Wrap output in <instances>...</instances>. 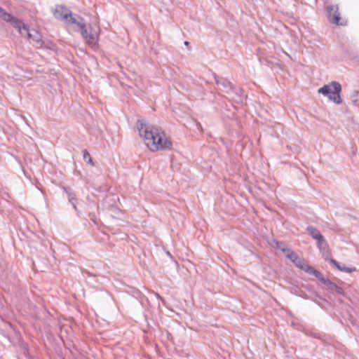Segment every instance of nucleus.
I'll return each mask as SVG.
<instances>
[{
	"label": "nucleus",
	"mask_w": 359,
	"mask_h": 359,
	"mask_svg": "<svg viewBox=\"0 0 359 359\" xmlns=\"http://www.w3.org/2000/svg\"><path fill=\"white\" fill-rule=\"evenodd\" d=\"M330 262L333 264L338 270L341 271H343V272H346V273H352L353 271H355V267H352V268H349V267H346V266H341L339 262H337L335 259H330Z\"/></svg>",
	"instance_id": "13"
},
{
	"label": "nucleus",
	"mask_w": 359,
	"mask_h": 359,
	"mask_svg": "<svg viewBox=\"0 0 359 359\" xmlns=\"http://www.w3.org/2000/svg\"><path fill=\"white\" fill-rule=\"evenodd\" d=\"M307 231L309 232L310 235L313 237L315 240H318L319 238H321L322 236H323L320 232L316 228L310 226L307 228Z\"/></svg>",
	"instance_id": "16"
},
{
	"label": "nucleus",
	"mask_w": 359,
	"mask_h": 359,
	"mask_svg": "<svg viewBox=\"0 0 359 359\" xmlns=\"http://www.w3.org/2000/svg\"><path fill=\"white\" fill-rule=\"evenodd\" d=\"M8 22H9L13 27H15L16 29H18V32L23 35V31H26L28 26L23 23V22L13 15H12V19L9 20Z\"/></svg>",
	"instance_id": "9"
},
{
	"label": "nucleus",
	"mask_w": 359,
	"mask_h": 359,
	"mask_svg": "<svg viewBox=\"0 0 359 359\" xmlns=\"http://www.w3.org/2000/svg\"><path fill=\"white\" fill-rule=\"evenodd\" d=\"M317 245L319 250L323 253L325 252H329V247L327 243L326 242L323 236H322L321 238L317 240Z\"/></svg>",
	"instance_id": "15"
},
{
	"label": "nucleus",
	"mask_w": 359,
	"mask_h": 359,
	"mask_svg": "<svg viewBox=\"0 0 359 359\" xmlns=\"http://www.w3.org/2000/svg\"><path fill=\"white\" fill-rule=\"evenodd\" d=\"M22 36H27V34H26V31H23V35H22Z\"/></svg>",
	"instance_id": "22"
},
{
	"label": "nucleus",
	"mask_w": 359,
	"mask_h": 359,
	"mask_svg": "<svg viewBox=\"0 0 359 359\" xmlns=\"http://www.w3.org/2000/svg\"><path fill=\"white\" fill-rule=\"evenodd\" d=\"M83 160L89 163L90 165L93 166L94 165V163L93 161V159L90 155V154L88 153V151L87 150H84L83 151Z\"/></svg>",
	"instance_id": "20"
},
{
	"label": "nucleus",
	"mask_w": 359,
	"mask_h": 359,
	"mask_svg": "<svg viewBox=\"0 0 359 359\" xmlns=\"http://www.w3.org/2000/svg\"><path fill=\"white\" fill-rule=\"evenodd\" d=\"M327 17L330 22L337 25H344L339 12L338 5H329L325 8Z\"/></svg>",
	"instance_id": "5"
},
{
	"label": "nucleus",
	"mask_w": 359,
	"mask_h": 359,
	"mask_svg": "<svg viewBox=\"0 0 359 359\" xmlns=\"http://www.w3.org/2000/svg\"><path fill=\"white\" fill-rule=\"evenodd\" d=\"M231 95H229L236 102H243L245 98L244 91L241 88L233 86Z\"/></svg>",
	"instance_id": "10"
},
{
	"label": "nucleus",
	"mask_w": 359,
	"mask_h": 359,
	"mask_svg": "<svg viewBox=\"0 0 359 359\" xmlns=\"http://www.w3.org/2000/svg\"><path fill=\"white\" fill-rule=\"evenodd\" d=\"M0 19L8 22L12 19V15L7 13L5 9L0 7Z\"/></svg>",
	"instance_id": "18"
},
{
	"label": "nucleus",
	"mask_w": 359,
	"mask_h": 359,
	"mask_svg": "<svg viewBox=\"0 0 359 359\" xmlns=\"http://www.w3.org/2000/svg\"><path fill=\"white\" fill-rule=\"evenodd\" d=\"M307 273L314 275L316 278H319L323 283H325V278L323 277L321 273H320L318 271L316 270L311 266L309 268H307Z\"/></svg>",
	"instance_id": "17"
},
{
	"label": "nucleus",
	"mask_w": 359,
	"mask_h": 359,
	"mask_svg": "<svg viewBox=\"0 0 359 359\" xmlns=\"http://www.w3.org/2000/svg\"><path fill=\"white\" fill-rule=\"evenodd\" d=\"M27 37L37 44L42 46V35L36 29H29V27L26 30Z\"/></svg>",
	"instance_id": "8"
},
{
	"label": "nucleus",
	"mask_w": 359,
	"mask_h": 359,
	"mask_svg": "<svg viewBox=\"0 0 359 359\" xmlns=\"http://www.w3.org/2000/svg\"><path fill=\"white\" fill-rule=\"evenodd\" d=\"M295 264L297 267L305 271L306 272H307V271H308L307 268L310 267V266L309 264H307L305 261L301 260V259H299L297 262H296Z\"/></svg>",
	"instance_id": "21"
},
{
	"label": "nucleus",
	"mask_w": 359,
	"mask_h": 359,
	"mask_svg": "<svg viewBox=\"0 0 359 359\" xmlns=\"http://www.w3.org/2000/svg\"><path fill=\"white\" fill-rule=\"evenodd\" d=\"M282 250L285 253L287 257L294 264L299 260L298 255L294 251L285 248L282 249Z\"/></svg>",
	"instance_id": "14"
},
{
	"label": "nucleus",
	"mask_w": 359,
	"mask_h": 359,
	"mask_svg": "<svg viewBox=\"0 0 359 359\" xmlns=\"http://www.w3.org/2000/svg\"><path fill=\"white\" fill-rule=\"evenodd\" d=\"M136 126L140 135H165V131L161 128L149 124L144 119L137 120Z\"/></svg>",
	"instance_id": "3"
},
{
	"label": "nucleus",
	"mask_w": 359,
	"mask_h": 359,
	"mask_svg": "<svg viewBox=\"0 0 359 359\" xmlns=\"http://www.w3.org/2000/svg\"><path fill=\"white\" fill-rule=\"evenodd\" d=\"M214 77L216 83L219 86V89L226 93L228 95H231L233 85L225 78L219 77L216 75H215Z\"/></svg>",
	"instance_id": "7"
},
{
	"label": "nucleus",
	"mask_w": 359,
	"mask_h": 359,
	"mask_svg": "<svg viewBox=\"0 0 359 359\" xmlns=\"http://www.w3.org/2000/svg\"><path fill=\"white\" fill-rule=\"evenodd\" d=\"M265 132L269 135H278L280 133H283V127L280 123H276L267 126V130H266Z\"/></svg>",
	"instance_id": "12"
},
{
	"label": "nucleus",
	"mask_w": 359,
	"mask_h": 359,
	"mask_svg": "<svg viewBox=\"0 0 359 359\" xmlns=\"http://www.w3.org/2000/svg\"><path fill=\"white\" fill-rule=\"evenodd\" d=\"M142 141L151 151L169 149L172 142L168 136H142Z\"/></svg>",
	"instance_id": "1"
},
{
	"label": "nucleus",
	"mask_w": 359,
	"mask_h": 359,
	"mask_svg": "<svg viewBox=\"0 0 359 359\" xmlns=\"http://www.w3.org/2000/svg\"><path fill=\"white\" fill-rule=\"evenodd\" d=\"M351 99L353 104L359 107V91L354 90L351 95Z\"/></svg>",
	"instance_id": "19"
},
{
	"label": "nucleus",
	"mask_w": 359,
	"mask_h": 359,
	"mask_svg": "<svg viewBox=\"0 0 359 359\" xmlns=\"http://www.w3.org/2000/svg\"><path fill=\"white\" fill-rule=\"evenodd\" d=\"M81 34L86 43L93 47L97 45L98 41L97 32L90 25H86L83 28H80Z\"/></svg>",
	"instance_id": "4"
},
{
	"label": "nucleus",
	"mask_w": 359,
	"mask_h": 359,
	"mask_svg": "<svg viewBox=\"0 0 359 359\" xmlns=\"http://www.w3.org/2000/svg\"><path fill=\"white\" fill-rule=\"evenodd\" d=\"M71 12L69 9L63 5H56L53 11V15L57 20L67 22L71 15Z\"/></svg>",
	"instance_id": "6"
},
{
	"label": "nucleus",
	"mask_w": 359,
	"mask_h": 359,
	"mask_svg": "<svg viewBox=\"0 0 359 359\" xmlns=\"http://www.w3.org/2000/svg\"><path fill=\"white\" fill-rule=\"evenodd\" d=\"M66 22L76 25L79 28H83L86 24L83 18L77 14H73L72 12Z\"/></svg>",
	"instance_id": "11"
},
{
	"label": "nucleus",
	"mask_w": 359,
	"mask_h": 359,
	"mask_svg": "<svg viewBox=\"0 0 359 359\" xmlns=\"http://www.w3.org/2000/svg\"><path fill=\"white\" fill-rule=\"evenodd\" d=\"M189 41H184V45L185 46H189Z\"/></svg>",
	"instance_id": "23"
},
{
	"label": "nucleus",
	"mask_w": 359,
	"mask_h": 359,
	"mask_svg": "<svg viewBox=\"0 0 359 359\" xmlns=\"http://www.w3.org/2000/svg\"><path fill=\"white\" fill-rule=\"evenodd\" d=\"M341 91V86L337 81H332L329 84L320 88L318 90V93L327 96L330 100L337 104L342 103V100L340 96Z\"/></svg>",
	"instance_id": "2"
}]
</instances>
